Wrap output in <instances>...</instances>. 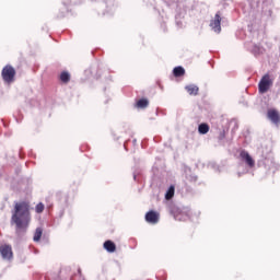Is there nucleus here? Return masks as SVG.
Masks as SVG:
<instances>
[{"instance_id":"1","label":"nucleus","mask_w":280,"mask_h":280,"mask_svg":"<svg viewBox=\"0 0 280 280\" xmlns=\"http://www.w3.org/2000/svg\"><path fill=\"white\" fill-rule=\"evenodd\" d=\"M11 213V224L15 225V233H25L30 226V222H32L30 203L25 201L15 202Z\"/></svg>"},{"instance_id":"2","label":"nucleus","mask_w":280,"mask_h":280,"mask_svg":"<svg viewBox=\"0 0 280 280\" xmlns=\"http://www.w3.org/2000/svg\"><path fill=\"white\" fill-rule=\"evenodd\" d=\"M2 79L7 84H12L14 78L16 77V70L14 67L7 65L1 72Z\"/></svg>"},{"instance_id":"3","label":"nucleus","mask_w":280,"mask_h":280,"mask_svg":"<svg viewBox=\"0 0 280 280\" xmlns=\"http://www.w3.org/2000/svg\"><path fill=\"white\" fill-rule=\"evenodd\" d=\"M273 80L270 78V74L267 73L262 75L258 83V91L259 93H268L270 86H272Z\"/></svg>"},{"instance_id":"4","label":"nucleus","mask_w":280,"mask_h":280,"mask_svg":"<svg viewBox=\"0 0 280 280\" xmlns=\"http://www.w3.org/2000/svg\"><path fill=\"white\" fill-rule=\"evenodd\" d=\"M222 22V18H220V13H217L214 15V19L210 23V27H212L213 32L217 34H220L222 32V26H220V23Z\"/></svg>"},{"instance_id":"5","label":"nucleus","mask_w":280,"mask_h":280,"mask_svg":"<svg viewBox=\"0 0 280 280\" xmlns=\"http://www.w3.org/2000/svg\"><path fill=\"white\" fill-rule=\"evenodd\" d=\"M240 156L242 161H245L248 167H255V160H253V158L250 156V154H248L247 151H241Z\"/></svg>"},{"instance_id":"6","label":"nucleus","mask_w":280,"mask_h":280,"mask_svg":"<svg viewBox=\"0 0 280 280\" xmlns=\"http://www.w3.org/2000/svg\"><path fill=\"white\" fill-rule=\"evenodd\" d=\"M0 254L4 259H12V246L10 245H2L0 247Z\"/></svg>"},{"instance_id":"7","label":"nucleus","mask_w":280,"mask_h":280,"mask_svg":"<svg viewBox=\"0 0 280 280\" xmlns=\"http://www.w3.org/2000/svg\"><path fill=\"white\" fill-rule=\"evenodd\" d=\"M267 117L272 121V124H279L280 122V114L277 112V109H268Z\"/></svg>"},{"instance_id":"8","label":"nucleus","mask_w":280,"mask_h":280,"mask_svg":"<svg viewBox=\"0 0 280 280\" xmlns=\"http://www.w3.org/2000/svg\"><path fill=\"white\" fill-rule=\"evenodd\" d=\"M145 221L149 222V224H158L159 223V213L155 211H149L145 214Z\"/></svg>"},{"instance_id":"9","label":"nucleus","mask_w":280,"mask_h":280,"mask_svg":"<svg viewBox=\"0 0 280 280\" xmlns=\"http://www.w3.org/2000/svg\"><path fill=\"white\" fill-rule=\"evenodd\" d=\"M104 248H105V250H107V253H115L117 247H116L115 243H113L112 241H106L104 243Z\"/></svg>"},{"instance_id":"10","label":"nucleus","mask_w":280,"mask_h":280,"mask_svg":"<svg viewBox=\"0 0 280 280\" xmlns=\"http://www.w3.org/2000/svg\"><path fill=\"white\" fill-rule=\"evenodd\" d=\"M173 74L175 75V78H182V75H185V68L180 66L175 67L173 70Z\"/></svg>"},{"instance_id":"11","label":"nucleus","mask_w":280,"mask_h":280,"mask_svg":"<svg viewBox=\"0 0 280 280\" xmlns=\"http://www.w3.org/2000/svg\"><path fill=\"white\" fill-rule=\"evenodd\" d=\"M185 89H186L187 93H189V95H198L199 89L197 85H195V84L187 85Z\"/></svg>"},{"instance_id":"12","label":"nucleus","mask_w":280,"mask_h":280,"mask_svg":"<svg viewBox=\"0 0 280 280\" xmlns=\"http://www.w3.org/2000/svg\"><path fill=\"white\" fill-rule=\"evenodd\" d=\"M40 237H43V228H37L35 230L33 240H34V242H40Z\"/></svg>"},{"instance_id":"13","label":"nucleus","mask_w":280,"mask_h":280,"mask_svg":"<svg viewBox=\"0 0 280 280\" xmlns=\"http://www.w3.org/2000/svg\"><path fill=\"white\" fill-rule=\"evenodd\" d=\"M198 132L199 135H207V132H209V125L207 124L199 125Z\"/></svg>"},{"instance_id":"14","label":"nucleus","mask_w":280,"mask_h":280,"mask_svg":"<svg viewBox=\"0 0 280 280\" xmlns=\"http://www.w3.org/2000/svg\"><path fill=\"white\" fill-rule=\"evenodd\" d=\"M60 80H61V82L67 83V82H69V80H71V75L69 74V72H62L60 74Z\"/></svg>"},{"instance_id":"15","label":"nucleus","mask_w":280,"mask_h":280,"mask_svg":"<svg viewBox=\"0 0 280 280\" xmlns=\"http://www.w3.org/2000/svg\"><path fill=\"white\" fill-rule=\"evenodd\" d=\"M147 106H148V100H145V98L139 100L137 102V107L138 108H147Z\"/></svg>"},{"instance_id":"16","label":"nucleus","mask_w":280,"mask_h":280,"mask_svg":"<svg viewBox=\"0 0 280 280\" xmlns=\"http://www.w3.org/2000/svg\"><path fill=\"white\" fill-rule=\"evenodd\" d=\"M166 200H172L174 198V186H171L165 195Z\"/></svg>"},{"instance_id":"17","label":"nucleus","mask_w":280,"mask_h":280,"mask_svg":"<svg viewBox=\"0 0 280 280\" xmlns=\"http://www.w3.org/2000/svg\"><path fill=\"white\" fill-rule=\"evenodd\" d=\"M175 220H178L179 222H183L187 220V214H174Z\"/></svg>"},{"instance_id":"18","label":"nucleus","mask_w":280,"mask_h":280,"mask_svg":"<svg viewBox=\"0 0 280 280\" xmlns=\"http://www.w3.org/2000/svg\"><path fill=\"white\" fill-rule=\"evenodd\" d=\"M35 210H36V213H43V211H45V205L38 203Z\"/></svg>"}]
</instances>
